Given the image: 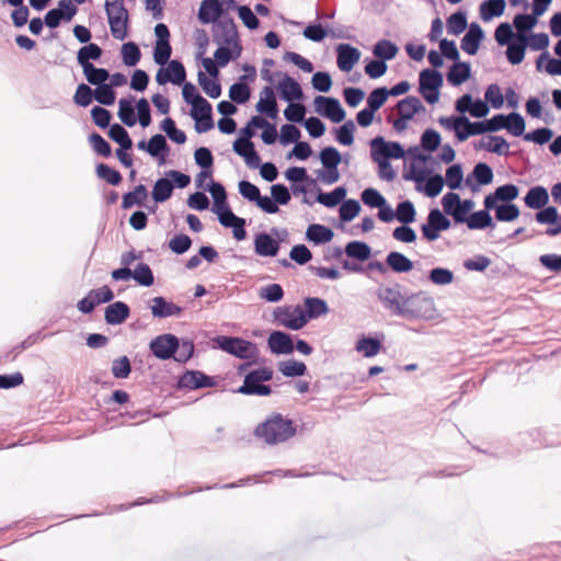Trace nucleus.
I'll list each match as a JSON object with an SVG mask.
<instances>
[{
	"instance_id": "f257e3e1",
	"label": "nucleus",
	"mask_w": 561,
	"mask_h": 561,
	"mask_svg": "<svg viewBox=\"0 0 561 561\" xmlns=\"http://www.w3.org/2000/svg\"><path fill=\"white\" fill-rule=\"evenodd\" d=\"M296 434L291 420L273 414L255 428V435L268 445L284 443Z\"/></svg>"
},
{
	"instance_id": "f03ea898",
	"label": "nucleus",
	"mask_w": 561,
	"mask_h": 561,
	"mask_svg": "<svg viewBox=\"0 0 561 561\" xmlns=\"http://www.w3.org/2000/svg\"><path fill=\"white\" fill-rule=\"evenodd\" d=\"M435 311L434 299L427 294L420 291L405 297L401 317L408 319H431Z\"/></svg>"
},
{
	"instance_id": "7ed1b4c3",
	"label": "nucleus",
	"mask_w": 561,
	"mask_h": 561,
	"mask_svg": "<svg viewBox=\"0 0 561 561\" xmlns=\"http://www.w3.org/2000/svg\"><path fill=\"white\" fill-rule=\"evenodd\" d=\"M105 11L112 36L123 41L127 37L128 11L124 0H105Z\"/></svg>"
},
{
	"instance_id": "20e7f679",
	"label": "nucleus",
	"mask_w": 561,
	"mask_h": 561,
	"mask_svg": "<svg viewBox=\"0 0 561 561\" xmlns=\"http://www.w3.org/2000/svg\"><path fill=\"white\" fill-rule=\"evenodd\" d=\"M273 374L274 371L270 367H261L249 371L244 376L243 385L238 389V392L248 396L271 394V387L262 382L270 381L273 378Z\"/></svg>"
},
{
	"instance_id": "39448f33",
	"label": "nucleus",
	"mask_w": 561,
	"mask_h": 561,
	"mask_svg": "<svg viewBox=\"0 0 561 561\" xmlns=\"http://www.w3.org/2000/svg\"><path fill=\"white\" fill-rule=\"evenodd\" d=\"M216 343L220 350L240 359H255L259 355L256 344L241 337L221 335Z\"/></svg>"
},
{
	"instance_id": "423d86ee",
	"label": "nucleus",
	"mask_w": 561,
	"mask_h": 561,
	"mask_svg": "<svg viewBox=\"0 0 561 561\" xmlns=\"http://www.w3.org/2000/svg\"><path fill=\"white\" fill-rule=\"evenodd\" d=\"M274 319L278 325L293 331H298L307 324L305 310L299 305L278 307L274 311Z\"/></svg>"
},
{
	"instance_id": "0eeeda50",
	"label": "nucleus",
	"mask_w": 561,
	"mask_h": 561,
	"mask_svg": "<svg viewBox=\"0 0 561 561\" xmlns=\"http://www.w3.org/2000/svg\"><path fill=\"white\" fill-rule=\"evenodd\" d=\"M403 147L396 141H386L383 137L377 136L370 140V157L381 160L402 159L404 157Z\"/></svg>"
},
{
	"instance_id": "6e6552de",
	"label": "nucleus",
	"mask_w": 561,
	"mask_h": 561,
	"mask_svg": "<svg viewBox=\"0 0 561 561\" xmlns=\"http://www.w3.org/2000/svg\"><path fill=\"white\" fill-rule=\"evenodd\" d=\"M450 220L438 208L431 209L426 224L421 227L423 238L427 241H435L442 231L450 228Z\"/></svg>"
},
{
	"instance_id": "1a4fd4ad",
	"label": "nucleus",
	"mask_w": 561,
	"mask_h": 561,
	"mask_svg": "<svg viewBox=\"0 0 561 561\" xmlns=\"http://www.w3.org/2000/svg\"><path fill=\"white\" fill-rule=\"evenodd\" d=\"M149 348L157 358L167 360L175 355L179 348V339L173 334H162L150 342Z\"/></svg>"
},
{
	"instance_id": "9d476101",
	"label": "nucleus",
	"mask_w": 561,
	"mask_h": 561,
	"mask_svg": "<svg viewBox=\"0 0 561 561\" xmlns=\"http://www.w3.org/2000/svg\"><path fill=\"white\" fill-rule=\"evenodd\" d=\"M316 111L331 119L333 123H340L345 118V111L341 106L339 100L318 95L314 99Z\"/></svg>"
},
{
	"instance_id": "9b49d317",
	"label": "nucleus",
	"mask_w": 561,
	"mask_h": 561,
	"mask_svg": "<svg viewBox=\"0 0 561 561\" xmlns=\"http://www.w3.org/2000/svg\"><path fill=\"white\" fill-rule=\"evenodd\" d=\"M186 79V71L183 64L179 60H170L168 67L160 68L156 75V81L158 84L163 85L171 82L176 85L184 83Z\"/></svg>"
},
{
	"instance_id": "f8f14e48",
	"label": "nucleus",
	"mask_w": 561,
	"mask_h": 561,
	"mask_svg": "<svg viewBox=\"0 0 561 561\" xmlns=\"http://www.w3.org/2000/svg\"><path fill=\"white\" fill-rule=\"evenodd\" d=\"M198 105L194 104L191 110V116L195 121V130L198 134L206 133L214 127L211 117V105L208 101L202 102L198 99Z\"/></svg>"
},
{
	"instance_id": "ddd939ff",
	"label": "nucleus",
	"mask_w": 561,
	"mask_h": 561,
	"mask_svg": "<svg viewBox=\"0 0 561 561\" xmlns=\"http://www.w3.org/2000/svg\"><path fill=\"white\" fill-rule=\"evenodd\" d=\"M377 297L386 309L401 317L405 297L397 287H381L377 290Z\"/></svg>"
},
{
	"instance_id": "4468645a",
	"label": "nucleus",
	"mask_w": 561,
	"mask_h": 561,
	"mask_svg": "<svg viewBox=\"0 0 561 561\" xmlns=\"http://www.w3.org/2000/svg\"><path fill=\"white\" fill-rule=\"evenodd\" d=\"M519 190L515 184H505L499 186L494 193L489 194L484 197V208L493 209L499 202L511 203L518 197Z\"/></svg>"
},
{
	"instance_id": "2eb2a0df",
	"label": "nucleus",
	"mask_w": 561,
	"mask_h": 561,
	"mask_svg": "<svg viewBox=\"0 0 561 561\" xmlns=\"http://www.w3.org/2000/svg\"><path fill=\"white\" fill-rule=\"evenodd\" d=\"M336 53L337 67L344 72L351 71L360 58V51L350 44H340L336 47Z\"/></svg>"
},
{
	"instance_id": "dca6fc26",
	"label": "nucleus",
	"mask_w": 561,
	"mask_h": 561,
	"mask_svg": "<svg viewBox=\"0 0 561 561\" xmlns=\"http://www.w3.org/2000/svg\"><path fill=\"white\" fill-rule=\"evenodd\" d=\"M536 221L542 225H553L546 230V234L556 237L561 234V216L554 206H548L535 215Z\"/></svg>"
},
{
	"instance_id": "f3484780",
	"label": "nucleus",
	"mask_w": 561,
	"mask_h": 561,
	"mask_svg": "<svg viewBox=\"0 0 561 561\" xmlns=\"http://www.w3.org/2000/svg\"><path fill=\"white\" fill-rule=\"evenodd\" d=\"M275 76L282 77L277 89L280 98L287 102L300 100L304 95L300 84L286 73L277 72Z\"/></svg>"
},
{
	"instance_id": "a211bd4d",
	"label": "nucleus",
	"mask_w": 561,
	"mask_h": 561,
	"mask_svg": "<svg viewBox=\"0 0 561 561\" xmlns=\"http://www.w3.org/2000/svg\"><path fill=\"white\" fill-rule=\"evenodd\" d=\"M214 41L219 45H237V31L232 20H221L214 25Z\"/></svg>"
},
{
	"instance_id": "6ab92c4d",
	"label": "nucleus",
	"mask_w": 561,
	"mask_h": 561,
	"mask_svg": "<svg viewBox=\"0 0 561 561\" xmlns=\"http://www.w3.org/2000/svg\"><path fill=\"white\" fill-rule=\"evenodd\" d=\"M224 13L222 4L219 0H203L198 9V20L203 24L218 23Z\"/></svg>"
},
{
	"instance_id": "aec40b11",
	"label": "nucleus",
	"mask_w": 561,
	"mask_h": 561,
	"mask_svg": "<svg viewBox=\"0 0 561 561\" xmlns=\"http://www.w3.org/2000/svg\"><path fill=\"white\" fill-rule=\"evenodd\" d=\"M255 108L259 113L265 114L270 118H276L278 114V106L274 90L271 85L262 89L260 92V100L256 103Z\"/></svg>"
},
{
	"instance_id": "412c9836",
	"label": "nucleus",
	"mask_w": 561,
	"mask_h": 561,
	"mask_svg": "<svg viewBox=\"0 0 561 561\" xmlns=\"http://www.w3.org/2000/svg\"><path fill=\"white\" fill-rule=\"evenodd\" d=\"M267 345L273 354H290L294 352V342L290 335L283 331H273L267 339Z\"/></svg>"
},
{
	"instance_id": "4be33fe9",
	"label": "nucleus",
	"mask_w": 561,
	"mask_h": 561,
	"mask_svg": "<svg viewBox=\"0 0 561 561\" xmlns=\"http://www.w3.org/2000/svg\"><path fill=\"white\" fill-rule=\"evenodd\" d=\"M484 34L478 23H471L468 32L461 39V49L469 55H476Z\"/></svg>"
},
{
	"instance_id": "5701e85b",
	"label": "nucleus",
	"mask_w": 561,
	"mask_h": 561,
	"mask_svg": "<svg viewBox=\"0 0 561 561\" xmlns=\"http://www.w3.org/2000/svg\"><path fill=\"white\" fill-rule=\"evenodd\" d=\"M151 313L153 318H168L180 316L182 313V308L178 305L167 301L165 298L159 296L152 299V305L150 306Z\"/></svg>"
},
{
	"instance_id": "b1692460",
	"label": "nucleus",
	"mask_w": 561,
	"mask_h": 561,
	"mask_svg": "<svg viewBox=\"0 0 561 561\" xmlns=\"http://www.w3.org/2000/svg\"><path fill=\"white\" fill-rule=\"evenodd\" d=\"M179 383L187 389H198L214 385L211 378L199 370L186 371L181 376Z\"/></svg>"
},
{
	"instance_id": "393cba45",
	"label": "nucleus",
	"mask_w": 561,
	"mask_h": 561,
	"mask_svg": "<svg viewBox=\"0 0 561 561\" xmlns=\"http://www.w3.org/2000/svg\"><path fill=\"white\" fill-rule=\"evenodd\" d=\"M524 202L526 206L531 209L542 210L549 203V193L547 188L541 185L533 186L525 195Z\"/></svg>"
},
{
	"instance_id": "a878e982",
	"label": "nucleus",
	"mask_w": 561,
	"mask_h": 561,
	"mask_svg": "<svg viewBox=\"0 0 561 561\" xmlns=\"http://www.w3.org/2000/svg\"><path fill=\"white\" fill-rule=\"evenodd\" d=\"M129 307L123 301H116L105 308L104 318L107 324H122L129 317Z\"/></svg>"
},
{
	"instance_id": "bb28decb",
	"label": "nucleus",
	"mask_w": 561,
	"mask_h": 561,
	"mask_svg": "<svg viewBox=\"0 0 561 561\" xmlns=\"http://www.w3.org/2000/svg\"><path fill=\"white\" fill-rule=\"evenodd\" d=\"M254 250L260 256H275L279 250V243L268 233L262 232L254 239Z\"/></svg>"
},
{
	"instance_id": "cd10ccee",
	"label": "nucleus",
	"mask_w": 561,
	"mask_h": 561,
	"mask_svg": "<svg viewBox=\"0 0 561 561\" xmlns=\"http://www.w3.org/2000/svg\"><path fill=\"white\" fill-rule=\"evenodd\" d=\"M527 45L528 37L525 34H517L516 41L507 45L506 57L512 65H519L524 60Z\"/></svg>"
},
{
	"instance_id": "c85d7f7f",
	"label": "nucleus",
	"mask_w": 561,
	"mask_h": 561,
	"mask_svg": "<svg viewBox=\"0 0 561 561\" xmlns=\"http://www.w3.org/2000/svg\"><path fill=\"white\" fill-rule=\"evenodd\" d=\"M476 149H484L499 156H506L508 153L510 145L501 136H489L486 138H482L476 145Z\"/></svg>"
},
{
	"instance_id": "c756f323",
	"label": "nucleus",
	"mask_w": 561,
	"mask_h": 561,
	"mask_svg": "<svg viewBox=\"0 0 561 561\" xmlns=\"http://www.w3.org/2000/svg\"><path fill=\"white\" fill-rule=\"evenodd\" d=\"M333 237V231L320 224L309 225L306 231L307 240L313 242L314 244H323L330 242Z\"/></svg>"
},
{
	"instance_id": "7c9ffc66",
	"label": "nucleus",
	"mask_w": 561,
	"mask_h": 561,
	"mask_svg": "<svg viewBox=\"0 0 561 561\" xmlns=\"http://www.w3.org/2000/svg\"><path fill=\"white\" fill-rule=\"evenodd\" d=\"M305 318L306 322L310 319H317L329 312V307L325 300L317 297H308L305 299Z\"/></svg>"
},
{
	"instance_id": "2f4dec72",
	"label": "nucleus",
	"mask_w": 561,
	"mask_h": 561,
	"mask_svg": "<svg viewBox=\"0 0 561 561\" xmlns=\"http://www.w3.org/2000/svg\"><path fill=\"white\" fill-rule=\"evenodd\" d=\"M399 116L412 119L416 113L424 111V105L416 96H407L397 104Z\"/></svg>"
},
{
	"instance_id": "473e14b6",
	"label": "nucleus",
	"mask_w": 561,
	"mask_h": 561,
	"mask_svg": "<svg viewBox=\"0 0 561 561\" xmlns=\"http://www.w3.org/2000/svg\"><path fill=\"white\" fill-rule=\"evenodd\" d=\"M386 263L394 273H408L413 268V262L397 251L388 253Z\"/></svg>"
},
{
	"instance_id": "72a5a7b5",
	"label": "nucleus",
	"mask_w": 561,
	"mask_h": 561,
	"mask_svg": "<svg viewBox=\"0 0 561 561\" xmlns=\"http://www.w3.org/2000/svg\"><path fill=\"white\" fill-rule=\"evenodd\" d=\"M168 142L163 135L157 134L147 142V152L154 158H159V163L165 162L164 153L168 151Z\"/></svg>"
},
{
	"instance_id": "f704fd0d",
	"label": "nucleus",
	"mask_w": 561,
	"mask_h": 561,
	"mask_svg": "<svg viewBox=\"0 0 561 561\" xmlns=\"http://www.w3.org/2000/svg\"><path fill=\"white\" fill-rule=\"evenodd\" d=\"M471 68L468 62H455L447 72V80L453 85H460L470 78Z\"/></svg>"
},
{
	"instance_id": "c9c22d12",
	"label": "nucleus",
	"mask_w": 561,
	"mask_h": 561,
	"mask_svg": "<svg viewBox=\"0 0 561 561\" xmlns=\"http://www.w3.org/2000/svg\"><path fill=\"white\" fill-rule=\"evenodd\" d=\"M102 49L99 45L94 43H89L88 45L82 46L77 54L78 64L82 68H87L92 66L93 64L90 60H98L102 56Z\"/></svg>"
},
{
	"instance_id": "e433bc0d",
	"label": "nucleus",
	"mask_w": 561,
	"mask_h": 561,
	"mask_svg": "<svg viewBox=\"0 0 561 561\" xmlns=\"http://www.w3.org/2000/svg\"><path fill=\"white\" fill-rule=\"evenodd\" d=\"M505 0H485L480 4V16L483 21H490L500 16L505 10Z\"/></svg>"
},
{
	"instance_id": "4c0bfd02",
	"label": "nucleus",
	"mask_w": 561,
	"mask_h": 561,
	"mask_svg": "<svg viewBox=\"0 0 561 561\" xmlns=\"http://www.w3.org/2000/svg\"><path fill=\"white\" fill-rule=\"evenodd\" d=\"M420 90H439L443 85V76L433 69H424L420 73Z\"/></svg>"
},
{
	"instance_id": "58836bf2",
	"label": "nucleus",
	"mask_w": 561,
	"mask_h": 561,
	"mask_svg": "<svg viewBox=\"0 0 561 561\" xmlns=\"http://www.w3.org/2000/svg\"><path fill=\"white\" fill-rule=\"evenodd\" d=\"M173 192V183L168 178L157 180L153 185L151 195L154 202L163 203L169 199Z\"/></svg>"
},
{
	"instance_id": "ea45409f",
	"label": "nucleus",
	"mask_w": 561,
	"mask_h": 561,
	"mask_svg": "<svg viewBox=\"0 0 561 561\" xmlns=\"http://www.w3.org/2000/svg\"><path fill=\"white\" fill-rule=\"evenodd\" d=\"M345 253L348 257L366 261L370 257V247L363 241H351L345 247Z\"/></svg>"
},
{
	"instance_id": "a19ab883",
	"label": "nucleus",
	"mask_w": 561,
	"mask_h": 561,
	"mask_svg": "<svg viewBox=\"0 0 561 561\" xmlns=\"http://www.w3.org/2000/svg\"><path fill=\"white\" fill-rule=\"evenodd\" d=\"M148 192L145 185H137L134 191L126 193L123 196L122 207L124 209L131 208L135 205H141L147 198Z\"/></svg>"
},
{
	"instance_id": "79ce46f5",
	"label": "nucleus",
	"mask_w": 561,
	"mask_h": 561,
	"mask_svg": "<svg viewBox=\"0 0 561 561\" xmlns=\"http://www.w3.org/2000/svg\"><path fill=\"white\" fill-rule=\"evenodd\" d=\"M346 196V188L339 186L330 193H319L317 201L325 207L332 208L337 206Z\"/></svg>"
},
{
	"instance_id": "37998d69",
	"label": "nucleus",
	"mask_w": 561,
	"mask_h": 561,
	"mask_svg": "<svg viewBox=\"0 0 561 561\" xmlns=\"http://www.w3.org/2000/svg\"><path fill=\"white\" fill-rule=\"evenodd\" d=\"M489 210L490 209L485 208L483 210H478L471 214L466 221L468 228L471 230H477L492 226V217L489 214Z\"/></svg>"
},
{
	"instance_id": "c03bdc74",
	"label": "nucleus",
	"mask_w": 561,
	"mask_h": 561,
	"mask_svg": "<svg viewBox=\"0 0 561 561\" xmlns=\"http://www.w3.org/2000/svg\"><path fill=\"white\" fill-rule=\"evenodd\" d=\"M493 209L495 210V218L499 221H513L517 219L520 214L519 208L512 203L496 204Z\"/></svg>"
},
{
	"instance_id": "a18cd8bd",
	"label": "nucleus",
	"mask_w": 561,
	"mask_h": 561,
	"mask_svg": "<svg viewBox=\"0 0 561 561\" xmlns=\"http://www.w3.org/2000/svg\"><path fill=\"white\" fill-rule=\"evenodd\" d=\"M381 348V344L374 337H362L357 341L355 350L363 353L365 357L376 356Z\"/></svg>"
},
{
	"instance_id": "49530a36",
	"label": "nucleus",
	"mask_w": 561,
	"mask_h": 561,
	"mask_svg": "<svg viewBox=\"0 0 561 561\" xmlns=\"http://www.w3.org/2000/svg\"><path fill=\"white\" fill-rule=\"evenodd\" d=\"M264 125H267V121L264 117L260 115L253 116L247 126L240 129V138L237 140H243L248 146L249 142H252L251 138L255 135L254 128L264 127Z\"/></svg>"
},
{
	"instance_id": "de8ad7c7",
	"label": "nucleus",
	"mask_w": 561,
	"mask_h": 561,
	"mask_svg": "<svg viewBox=\"0 0 561 561\" xmlns=\"http://www.w3.org/2000/svg\"><path fill=\"white\" fill-rule=\"evenodd\" d=\"M110 138L117 142L123 149H130L133 141L127 130L119 124H113L108 130Z\"/></svg>"
},
{
	"instance_id": "09e8293b",
	"label": "nucleus",
	"mask_w": 561,
	"mask_h": 561,
	"mask_svg": "<svg viewBox=\"0 0 561 561\" xmlns=\"http://www.w3.org/2000/svg\"><path fill=\"white\" fill-rule=\"evenodd\" d=\"M118 117L128 127H133L137 123L135 111L130 100L121 99L118 102Z\"/></svg>"
},
{
	"instance_id": "8fccbe9b",
	"label": "nucleus",
	"mask_w": 561,
	"mask_h": 561,
	"mask_svg": "<svg viewBox=\"0 0 561 561\" xmlns=\"http://www.w3.org/2000/svg\"><path fill=\"white\" fill-rule=\"evenodd\" d=\"M373 53L383 61L390 60L398 54V47L390 41L381 39L374 46Z\"/></svg>"
},
{
	"instance_id": "3c124183",
	"label": "nucleus",
	"mask_w": 561,
	"mask_h": 561,
	"mask_svg": "<svg viewBox=\"0 0 561 561\" xmlns=\"http://www.w3.org/2000/svg\"><path fill=\"white\" fill-rule=\"evenodd\" d=\"M161 129L167 136L174 142L182 145L186 141V135L183 130L176 128L175 123L172 118L167 117L161 122Z\"/></svg>"
},
{
	"instance_id": "603ef678",
	"label": "nucleus",
	"mask_w": 561,
	"mask_h": 561,
	"mask_svg": "<svg viewBox=\"0 0 561 561\" xmlns=\"http://www.w3.org/2000/svg\"><path fill=\"white\" fill-rule=\"evenodd\" d=\"M484 133H488L484 121H481V122H470L468 119V122H463V127L461 128V131L458 133V140L459 141H465L470 136L481 135V134H484Z\"/></svg>"
},
{
	"instance_id": "864d4df0",
	"label": "nucleus",
	"mask_w": 561,
	"mask_h": 561,
	"mask_svg": "<svg viewBox=\"0 0 561 561\" xmlns=\"http://www.w3.org/2000/svg\"><path fill=\"white\" fill-rule=\"evenodd\" d=\"M415 208L412 202L404 201L398 204L396 210V218L404 225H409L415 220Z\"/></svg>"
},
{
	"instance_id": "5fc2aeb1",
	"label": "nucleus",
	"mask_w": 561,
	"mask_h": 561,
	"mask_svg": "<svg viewBox=\"0 0 561 561\" xmlns=\"http://www.w3.org/2000/svg\"><path fill=\"white\" fill-rule=\"evenodd\" d=\"M85 79L93 85L105 84L104 82L110 78V73L104 68H96L94 65L82 68Z\"/></svg>"
},
{
	"instance_id": "6e6d98bb",
	"label": "nucleus",
	"mask_w": 561,
	"mask_h": 561,
	"mask_svg": "<svg viewBox=\"0 0 561 561\" xmlns=\"http://www.w3.org/2000/svg\"><path fill=\"white\" fill-rule=\"evenodd\" d=\"M122 57L126 66H136L141 57L139 47L134 42H128L122 46Z\"/></svg>"
},
{
	"instance_id": "4d7b16f0",
	"label": "nucleus",
	"mask_w": 561,
	"mask_h": 561,
	"mask_svg": "<svg viewBox=\"0 0 561 561\" xmlns=\"http://www.w3.org/2000/svg\"><path fill=\"white\" fill-rule=\"evenodd\" d=\"M320 161L325 169H334L341 163L342 157L334 147H325L320 151Z\"/></svg>"
},
{
	"instance_id": "13d9d810",
	"label": "nucleus",
	"mask_w": 561,
	"mask_h": 561,
	"mask_svg": "<svg viewBox=\"0 0 561 561\" xmlns=\"http://www.w3.org/2000/svg\"><path fill=\"white\" fill-rule=\"evenodd\" d=\"M278 369L286 377H298L305 375L307 367L302 362L289 359L279 363Z\"/></svg>"
},
{
	"instance_id": "bf43d9fd",
	"label": "nucleus",
	"mask_w": 561,
	"mask_h": 561,
	"mask_svg": "<svg viewBox=\"0 0 561 561\" xmlns=\"http://www.w3.org/2000/svg\"><path fill=\"white\" fill-rule=\"evenodd\" d=\"M198 83L204 92L211 99H217L221 94V87L218 81L213 80L202 71L198 72Z\"/></svg>"
},
{
	"instance_id": "052dcab7",
	"label": "nucleus",
	"mask_w": 561,
	"mask_h": 561,
	"mask_svg": "<svg viewBox=\"0 0 561 561\" xmlns=\"http://www.w3.org/2000/svg\"><path fill=\"white\" fill-rule=\"evenodd\" d=\"M506 117L507 121L505 124V129H507V131L515 137L522 136L525 131V121L523 116L517 112H513L506 115Z\"/></svg>"
},
{
	"instance_id": "680f3d73",
	"label": "nucleus",
	"mask_w": 561,
	"mask_h": 561,
	"mask_svg": "<svg viewBox=\"0 0 561 561\" xmlns=\"http://www.w3.org/2000/svg\"><path fill=\"white\" fill-rule=\"evenodd\" d=\"M360 211V204L356 199H346L342 203L339 209V215L342 221L353 220Z\"/></svg>"
},
{
	"instance_id": "e2e57ef3",
	"label": "nucleus",
	"mask_w": 561,
	"mask_h": 561,
	"mask_svg": "<svg viewBox=\"0 0 561 561\" xmlns=\"http://www.w3.org/2000/svg\"><path fill=\"white\" fill-rule=\"evenodd\" d=\"M428 279L438 286L449 285L454 280V273L445 267H435L430 271Z\"/></svg>"
},
{
	"instance_id": "0e129e2a",
	"label": "nucleus",
	"mask_w": 561,
	"mask_h": 561,
	"mask_svg": "<svg viewBox=\"0 0 561 561\" xmlns=\"http://www.w3.org/2000/svg\"><path fill=\"white\" fill-rule=\"evenodd\" d=\"M250 88L243 82L233 83L229 89V98L238 104H244L250 99Z\"/></svg>"
},
{
	"instance_id": "69168bd1",
	"label": "nucleus",
	"mask_w": 561,
	"mask_h": 561,
	"mask_svg": "<svg viewBox=\"0 0 561 561\" xmlns=\"http://www.w3.org/2000/svg\"><path fill=\"white\" fill-rule=\"evenodd\" d=\"M467 28V16L462 12H456L447 19L449 34L459 35Z\"/></svg>"
},
{
	"instance_id": "338daca9",
	"label": "nucleus",
	"mask_w": 561,
	"mask_h": 561,
	"mask_svg": "<svg viewBox=\"0 0 561 561\" xmlns=\"http://www.w3.org/2000/svg\"><path fill=\"white\" fill-rule=\"evenodd\" d=\"M355 124L352 119L346 121L336 129V140L344 146H351L354 142Z\"/></svg>"
},
{
	"instance_id": "774afa93",
	"label": "nucleus",
	"mask_w": 561,
	"mask_h": 561,
	"mask_svg": "<svg viewBox=\"0 0 561 561\" xmlns=\"http://www.w3.org/2000/svg\"><path fill=\"white\" fill-rule=\"evenodd\" d=\"M133 278L142 286H151L154 282V277L150 266L146 263L137 265L133 272Z\"/></svg>"
}]
</instances>
